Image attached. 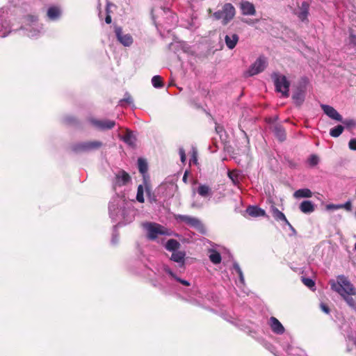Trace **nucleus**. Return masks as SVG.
I'll return each instance as SVG.
<instances>
[{
  "label": "nucleus",
  "mask_w": 356,
  "mask_h": 356,
  "mask_svg": "<svg viewBox=\"0 0 356 356\" xmlns=\"http://www.w3.org/2000/svg\"><path fill=\"white\" fill-rule=\"evenodd\" d=\"M266 59L264 58L259 57L257 60L251 65L247 74L249 76L257 74L264 70L266 68Z\"/></svg>",
  "instance_id": "6e6552de"
},
{
  "label": "nucleus",
  "mask_w": 356,
  "mask_h": 356,
  "mask_svg": "<svg viewBox=\"0 0 356 356\" xmlns=\"http://www.w3.org/2000/svg\"><path fill=\"white\" fill-rule=\"evenodd\" d=\"M174 218L179 222H185L186 225L195 228L200 233L206 234L207 229L204 224L198 218L181 214H175Z\"/></svg>",
  "instance_id": "20e7f679"
},
{
  "label": "nucleus",
  "mask_w": 356,
  "mask_h": 356,
  "mask_svg": "<svg viewBox=\"0 0 356 356\" xmlns=\"http://www.w3.org/2000/svg\"><path fill=\"white\" fill-rule=\"evenodd\" d=\"M115 33L119 42L125 47H129L133 43V38L130 34H123L121 27H115Z\"/></svg>",
  "instance_id": "1a4fd4ad"
},
{
  "label": "nucleus",
  "mask_w": 356,
  "mask_h": 356,
  "mask_svg": "<svg viewBox=\"0 0 356 356\" xmlns=\"http://www.w3.org/2000/svg\"><path fill=\"white\" fill-rule=\"evenodd\" d=\"M270 212L272 213L273 217L277 220V221H283L285 222L286 225L289 226V227L293 232H296V229L293 228V227L291 225V224L286 219L285 215L280 211L275 206L272 205L270 207Z\"/></svg>",
  "instance_id": "9d476101"
},
{
  "label": "nucleus",
  "mask_w": 356,
  "mask_h": 356,
  "mask_svg": "<svg viewBox=\"0 0 356 356\" xmlns=\"http://www.w3.org/2000/svg\"><path fill=\"white\" fill-rule=\"evenodd\" d=\"M175 280L179 282V283H181V284H183L184 286H190V283L187 280H182L178 277H175Z\"/></svg>",
  "instance_id": "c03bdc74"
},
{
  "label": "nucleus",
  "mask_w": 356,
  "mask_h": 356,
  "mask_svg": "<svg viewBox=\"0 0 356 356\" xmlns=\"http://www.w3.org/2000/svg\"><path fill=\"white\" fill-rule=\"evenodd\" d=\"M211 188L207 185H200L197 188V193L202 197H207L209 195Z\"/></svg>",
  "instance_id": "c756f323"
},
{
  "label": "nucleus",
  "mask_w": 356,
  "mask_h": 356,
  "mask_svg": "<svg viewBox=\"0 0 356 356\" xmlns=\"http://www.w3.org/2000/svg\"><path fill=\"white\" fill-rule=\"evenodd\" d=\"M116 184L119 186L127 185L131 180L129 175L124 170H122L115 176Z\"/></svg>",
  "instance_id": "ddd939ff"
},
{
  "label": "nucleus",
  "mask_w": 356,
  "mask_h": 356,
  "mask_svg": "<svg viewBox=\"0 0 356 356\" xmlns=\"http://www.w3.org/2000/svg\"><path fill=\"white\" fill-rule=\"evenodd\" d=\"M272 78L274 80L276 91L281 92L284 97H288L289 96L290 82L286 77L278 73H273Z\"/></svg>",
  "instance_id": "39448f33"
},
{
  "label": "nucleus",
  "mask_w": 356,
  "mask_h": 356,
  "mask_svg": "<svg viewBox=\"0 0 356 356\" xmlns=\"http://www.w3.org/2000/svg\"><path fill=\"white\" fill-rule=\"evenodd\" d=\"M88 121L94 127L100 131L110 130L115 126V122L111 120H101L91 118Z\"/></svg>",
  "instance_id": "0eeeda50"
},
{
  "label": "nucleus",
  "mask_w": 356,
  "mask_h": 356,
  "mask_svg": "<svg viewBox=\"0 0 356 356\" xmlns=\"http://www.w3.org/2000/svg\"><path fill=\"white\" fill-rule=\"evenodd\" d=\"M64 122L66 124L70 126H79V120L73 115H69L65 118Z\"/></svg>",
  "instance_id": "cd10ccee"
},
{
  "label": "nucleus",
  "mask_w": 356,
  "mask_h": 356,
  "mask_svg": "<svg viewBox=\"0 0 356 356\" xmlns=\"http://www.w3.org/2000/svg\"><path fill=\"white\" fill-rule=\"evenodd\" d=\"M299 209L303 213L309 214L314 211L315 205L310 200H304L300 204Z\"/></svg>",
  "instance_id": "4468645a"
},
{
  "label": "nucleus",
  "mask_w": 356,
  "mask_h": 356,
  "mask_svg": "<svg viewBox=\"0 0 356 356\" xmlns=\"http://www.w3.org/2000/svg\"><path fill=\"white\" fill-rule=\"evenodd\" d=\"M240 8L243 15H254L256 14L254 6L250 1H242Z\"/></svg>",
  "instance_id": "f8f14e48"
},
{
  "label": "nucleus",
  "mask_w": 356,
  "mask_h": 356,
  "mask_svg": "<svg viewBox=\"0 0 356 356\" xmlns=\"http://www.w3.org/2000/svg\"><path fill=\"white\" fill-rule=\"evenodd\" d=\"M103 143L99 140L78 143L72 146V150L76 153L90 152L101 148Z\"/></svg>",
  "instance_id": "423d86ee"
},
{
  "label": "nucleus",
  "mask_w": 356,
  "mask_h": 356,
  "mask_svg": "<svg viewBox=\"0 0 356 356\" xmlns=\"http://www.w3.org/2000/svg\"><path fill=\"white\" fill-rule=\"evenodd\" d=\"M125 102L128 104H131L133 102V99L130 95L126 94V97L124 99L120 100V102Z\"/></svg>",
  "instance_id": "79ce46f5"
},
{
  "label": "nucleus",
  "mask_w": 356,
  "mask_h": 356,
  "mask_svg": "<svg viewBox=\"0 0 356 356\" xmlns=\"http://www.w3.org/2000/svg\"><path fill=\"white\" fill-rule=\"evenodd\" d=\"M302 282L305 286H308L309 288H312L315 285L314 282L310 278H302Z\"/></svg>",
  "instance_id": "c9c22d12"
},
{
  "label": "nucleus",
  "mask_w": 356,
  "mask_h": 356,
  "mask_svg": "<svg viewBox=\"0 0 356 356\" xmlns=\"http://www.w3.org/2000/svg\"><path fill=\"white\" fill-rule=\"evenodd\" d=\"M143 227L147 231V238L151 241L156 240L159 235H169L168 229L156 222H145Z\"/></svg>",
  "instance_id": "7ed1b4c3"
},
{
  "label": "nucleus",
  "mask_w": 356,
  "mask_h": 356,
  "mask_svg": "<svg viewBox=\"0 0 356 356\" xmlns=\"http://www.w3.org/2000/svg\"><path fill=\"white\" fill-rule=\"evenodd\" d=\"M138 167L139 172L144 175L148 170L147 163L145 159L139 158L138 159Z\"/></svg>",
  "instance_id": "393cba45"
},
{
  "label": "nucleus",
  "mask_w": 356,
  "mask_h": 356,
  "mask_svg": "<svg viewBox=\"0 0 356 356\" xmlns=\"http://www.w3.org/2000/svg\"><path fill=\"white\" fill-rule=\"evenodd\" d=\"M152 83L154 88H161L163 86V79L161 76L156 75L152 79Z\"/></svg>",
  "instance_id": "2f4dec72"
},
{
  "label": "nucleus",
  "mask_w": 356,
  "mask_h": 356,
  "mask_svg": "<svg viewBox=\"0 0 356 356\" xmlns=\"http://www.w3.org/2000/svg\"><path fill=\"white\" fill-rule=\"evenodd\" d=\"M341 207H339V204H327L326 206V208L327 209L330 210V209H339Z\"/></svg>",
  "instance_id": "49530a36"
},
{
  "label": "nucleus",
  "mask_w": 356,
  "mask_h": 356,
  "mask_svg": "<svg viewBox=\"0 0 356 356\" xmlns=\"http://www.w3.org/2000/svg\"><path fill=\"white\" fill-rule=\"evenodd\" d=\"M349 148L352 150H356V138L351 139L348 143Z\"/></svg>",
  "instance_id": "a19ab883"
},
{
  "label": "nucleus",
  "mask_w": 356,
  "mask_h": 356,
  "mask_svg": "<svg viewBox=\"0 0 356 356\" xmlns=\"http://www.w3.org/2000/svg\"><path fill=\"white\" fill-rule=\"evenodd\" d=\"M307 162L311 167H314L318 165L319 158L316 154H312L308 158Z\"/></svg>",
  "instance_id": "72a5a7b5"
},
{
  "label": "nucleus",
  "mask_w": 356,
  "mask_h": 356,
  "mask_svg": "<svg viewBox=\"0 0 356 356\" xmlns=\"http://www.w3.org/2000/svg\"><path fill=\"white\" fill-rule=\"evenodd\" d=\"M347 302L352 307H355V305H356V303L353 298H348Z\"/></svg>",
  "instance_id": "09e8293b"
},
{
  "label": "nucleus",
  "mask_w": 356,
  "mask_h": 356,
  "mask_svg": "<svg viewBox=\"0 0 356 356\" xmlns=\"http://www.w3.org/2000/svg\"><path fill=\"white\" fill-rule=\"evenodd\" d=\"M309 8V5L306 1H303L299 7L300 11L297 13V15L302 22L307 20Z\"/></svg>",
  "instance_id": "2eb2a0df"
},
{
  "label": "nucleus",
  "mask_w": 356,
  "mask_h": 356,
  "mask_svg": "<svg viewBox=\"0 0 356 356\" xmlns=\"http://www.w3.org/2000/svg\"><path fill=\"white\" fill-rule=\"evenodd\" d=\"M185 256L186 254L184 252L177 251L172 254L170 259L175 262L180 264L181 266H184L185 263Z\"/></svg>",
  "instance_id": "6ab92c4d"
},
{
  "label": "nucleus",
  "mask_w": 356,
  "mask_h": 356,
  "mask_svg": "<svg viewBox=\"0 0 356 356\" xmlns=\"http://www.w3.org/2000/svg\"><path fill=\"white\" fill-rule=\"evenodd\" d=\"M179 153L180 155L181 162L184 163L186 161V154L184 149L183 148H180L179 150Z\"/></svg>",
  "instance_id": "37998d69"
},
{
  "label": "nucleus",
  "mask_w": 356,
  "mask_h": 356,
  "mask_svg": "<svg viewBox=\"0 0 356 356\" xmlns=\"http://www.w3.org/2000/svg\"><path fill=\"white\" fill-rule=\"evenodd\" d=\"M355 250H356V243L355 244Z\"/></svg>",
  "instance_id": "6e6d98bb"
},
{
  "label": "nucleus",
  "mask_w": 356,
  "mask_h": 356,
  "mask_svg": "<svg viewBox=\"0 0 356 356\" xmlns=\"http://www.w3.org/2000/svg\"><path fill=\"white\" fill-rule=\"evenodd\" d=\"M341 122L348 127H354L356 125V122L353 119H348V120H343L342 119Z\"/></svg>",
  "instance_id": "e433bc0d"
},
{
  "label": "nucleus",
  "mask_w": 356,
  "mask_h": 356,
  "mask_svg": "<svg viewBox=\"0 0 356 356\" xmlns=\"http://www.w3.org/2000/svg\"><path fill=\"white\" fill-rule=\"evenodd\" d=\"M321 309H322V311H323L326 314H329L330 313V308H329V307L327 305L324 304V303H321Z\"/></svg>",
  "instance_id": "de8ad7c7"
},
{
  "label": "nucleus",
  "mask_w": 356,
  "mask_h": 356,
  "mask_svg": "<svg viewBox=\"0 0 356 356\" xmlns=\"http://www.w3.org/2000/svg\"><path fill=\"white\" fill-rule=\"evenodd\" d=\"M60 10L56 7H50L47 10V16L51 19H56L60 15Z\"/></svg>",
  "instance_id": "bb28decb"
},
{
  "label": "nucleus",
  "mask_w": 356,
  "mask_h": 356,
  "mask_svg": "<svg viewBox=\"0 0 356 356\" xmlns=\"http://www.w3.org/2000/svg\"><path fill=\"white\" fill-rule=\"evenodd\" d=\"M215 129H216V131L218 134H219V133H220L221 131H223V127H221V126H220V125H217V126H216Z\"/></svg>",
  "instance_id": "3c124183"
},
{
  "label": "nucleus",
  "mask_w": 356,
  "mask_h": 356,
  "mask_svg": "<svg viewBox=\"0 0 356 356\" xmlns=\"http://www.w3.org/2000/svg\"><path fill=\"white\" fill-rule=\"evenodd\" d=\"M193 161L194 163L197 162V152L195 151H193Z\"/></svg>",
  "instance_id": "603ef678"
},
{
  "label": "nucleus",
  "mask_w": 356,
  "mask_h": 356,
  "mask_svg": "<svg viewBox=\"0 0 356 356\" xmlns=\"http://www.w3.org/2000/svg\"><path fill=\"white\" fill-rule=\"evenodd\" d=\"M123 140L124 143L128 144L129 145L134 147L135 146L136 138L133 136L131 132H127L123 137Z\"/></svg>",
  "instance_id": "c85d7f7f"
},
{
  "label": "nucleus",
  "mask_w": 356,
  "mask_h": 356,
  "mask_svg": "<svg viewBox=\"0 0 356 356\" xmlns=\"http://www.w3.org/2000/svg\"><path fill=\"white\" fill-rule=\"evenodd\" d=\"M247 213L252 217L265 216L266 211L256 206H250L247 208Z\"/></svg>",
  "instance_id": "a211bd4d"
},
{
  "label": "nucleus",
  "mask_w": 356,
  "mask_h": 356,
  "mask_svg": "<svg viewBox=\"0 0 356 356\" xmlns=\"http://www.w3.org/2000/svg\"><path fill=\"white\" fill-rule=\"evenodd\" d=\"M180 246L181 244L178 241L171 238L167 241L165 248L167 250L173 251L174 252H176V250H177L178 249H179Z\"/></svg>",
  "instance_id": "5701e85b"
},
{
  "label": "nucleus",
  "mask_w": 356,
  "mask_h": 356,
  "mask_svg": "<svg viewBox=\"0 0 356 356\" xmlns=\"http://www.w3.org/2000/svg\"><path fill=\"white\" fill-rule=\"evenodd\" d=\"M187 179V172H186L183 177V181H186Z\"/></svg>",
  "instance_id": "864d4df0"
},
{
  "label": "nucleus",
  "mask_w": 356,
  "mask_h": 356,
  "mask_svg": "<svg viewBox=\"0 0 356 356\" xmlns=\"http://www.w3.org/2000/svg\"><path fill=\"white\" fill-rule=\"evenodd\" d=\"M292 98L295 104L299 106L305 100V92L302 90L298 89L293 94Z\"/></svg>",
  "instance_id": "4be33fe9"
},
{
  "label": "nucleus",
  "mask_w": 356,
  "mask_h": 356,
  "mask_svg": "<svg viewBox=\"0 0 356 356\" xmlns=\"http://www.w3.org/2000/svg\"><path fill=\"white\" fill-rule=\"evenodd\" d=\"M349 43L353 47H356V35L353 34V32L350 33Z\"/></svg>",
  "instance_id": "ea45409f"
},
{
  "label": "nucleus",
  "mask_w": 356,
  "mask_h": 356,
  "mask_svg": "<svg viewBox=\"0 0 356 356\" xmlns=\"http://www.w3.org/2000/svg\"><path fill=\"white\" fill-rule=\"evenodd\" d=\"M234 268L236 270V273H238V275L240 277V280L241 281H243V273H242V270H241L240 266H238V264H234Z\"/></svg>",
  "instance_id": "58836bf2"
},
{
  "label": "nucleus",
  "mask_w": 356,
  "mask_h": 356,
  "mask_svg": "<svg viewBox=\"0 0 356 356\" xmlns=\"http://www.w3.org/2000/svg\"><path fill=\"white\" fill-rule=\"evenodd\" d=\"M209 259L213 264H219L222 261L220 254L216 250H209Z\"/></svg>",
  "instance_id": "b1692460"
},
{
  "label": "nucleus",
  "mask_w": 356,
  "mask_h": 356,
  "mask_svg": "<svg viewBox=\"0 0 356 356\" xmlns=\"http://www.w3.org/2000/svg\"><path fill=\"white\" fill-rule=\"evenodd\" d=\"M340 209H345L346 211L352 210V202L350 200L347 201L346 203L343 204H339Z\"/></svg>",
  "instance_id": "4c0bfd02"
},
{
  "label": "nucleus",
  "mask_w": 356,
  "mask_h": 356,
  "mask_svg": "<svg viewBox=\"0 0 356 356\" xmlns=\"http://www.w3.org/2000/svg\"><path fill=\"white\" fill-rule=\"evenodd\" d=\"M24 19L26 24L31 25L38 21V17L35 15H27L24 17Z\"/></svg>",
  "instance_id": "f704fd0d"
},
{
  "label": "nucleus",
  "mask_w": 356,
  "mask_h": 356,
  "mask_svg": "<svg viewBox=\"0 0 356 356\" xmlns=\"http://www.w3.org/2000/svg\"><path fill=\"white\" fill-rule=\"evenodd\" d=\"M238 40H239V37L236 33H234L232 35H227L225 37V42L226 46L229 49H233L236 47V44L238 42Z\"/></svg>",
  "instance_id": "f3484780"
},
{
  "label": "nucleus",
  "mask_w": 356,
  "mask_h": 356,
  "mask_svg": "<svg viewBox=\"0 0 356 356\" xmlns=\"http://www.w3.org/2000/svg\"><path fill=\"white\" fill-rule=\"evenodd\" d=\"M344 127L342 125H337L330 130V134L333 138L339 137L343 131Z\"/></svg>",
  "instance_id": "a878e982"
},
{
  "label": "nucleus",
  "mask_w": 356,
  "mask_h": 356,
  "mask_svg": "<svg viewBox=\"0 0 356 356\" xmlns=\"http://www.w3.org/2000/svg\"><path fill=\"white\" fill-rule=\"evenodd\" d=\"M236 15V9L230 3H226L223 5L221 10H219L213 14L216 20L222 19V24L226 26L232 20Z\"/></svg>",
  "instance_id": "f03ea898"
},
{
  "label": "nucleus",
  "mask_w": 356,
  "mask_h": 356,
  "mask_svg": "<svg viewBox=\"0 0 356 356\" xmlns=\"http://www.w3.org/2000/svg\"><path fill=\"white\" fill-rule=\"evenodd\" d=\"M331 289L341 296H343L344 293L348 295L355 294V289L353 285L348 279L343 275L337 277V283L334 281L332 282Z\"/></svg>",
  "instance_id": "f257e3e1"
},
{
  "label": "nucleus",
  "mask_w": 356,
  "mask_h": 356,
  "mask_svg": "<svg viewBox=\"0 0 356 356\" xmlns=\"http://www.w3.org/2000/svg\"><path fill=\"white\" fill-rule=\"evenodd\" d=\"M146 191H147V193H149V188L147 187H146Z\"/></svg>",
  "instance_id": "5fc2aeb1"
},
{
  "label": "nucleus",
  "mask_w": 356,
  "mask_h": 356,
  "mask_svg": "<svg viewBox=\"0 0 356 356\" xmlns=\"http://www.w3.org/2000/svg\"><path fill=\"white\" fill-rule=\"evenodd\" d=\"M105 22L106 24H111L112 22L111 16L108 14L105 18Z\"/></svg>",
  "instance_id": "8fccbe9b"
},
{
  "label": "nucleus",
  "mask_w": 356,
  "mask_h": 356,
  "mask_svg": "<svg viewBox=\"0 0 356 356\" xmlns=\"http://www.w3.org/2000/svg\"><path fill=\"white\" fill-rule=\"evenodd\" d=\"M270 321L271 329L275 333L281 334L284 332V327L275 317H270Z\"/></svg>",
  "instance_id": "dca6fc26"
},
{
  "label": "nucleus",
  "mask_w": 356,
  "mask_h": 356,
  "mask_svg": "<svg viewBox=\"0 0 356 356\" xmlns=\"http://www.w3.org/2000/svg\"><path fill=\"white\" fill-rule=\"evenodd\" d=\"M164 270L170 275L172 277H173L175 280V277H177L176 275L171 270V269L168 267H164Z\"/></svg>",
  "instance_id": "a18cd8bd"
},
{
  "label": "nucleus",
  "mask_w": 356,
  "mask_h": 356,
  "mask_svg": "<svg viewBox=\"0 0 356 356\" xmlns=\"http://www.w3.org/2000/svg\"><path fill=\"white\" fill-rule=\"evenodd\" d=\"M321 107L329 118L338 122H342V116L334 107L325 104H321Z\"/></svg>",
  "instance_id": "9b49d317"
},
{
  "label": "nucleus",
  "mask_w": 356,
  "mask_h": 356,
  "mask_svg": "<svg viewBox=\"0 0 356 356\" xmlns=\"http://www.w3.org/2000/svg\"><path fill=\"white\" fill-rule=\"evenodd\" d=\"M228 177L232 180L234 185L237 186L239 184L240 181L238 177V173L236 171H229Z\"/></svg>",
  "instance_id": "7c9ffc66"
},
{
  "label": "nucleus",
  "mask_w": 356,
  "mask_h": 356,
  "mask_svg": "<svg viewBox=\"0 0 356 356\" xmlns=\"http://www.w3.org/2000/svg\"><path fill=\"white\" fill-rule=\"evenodd\" d=\"M143 193H144L143 186L142 185H139L138 186V189H137L136 200L140 203H143L145 202Z\"/></svg>",
  "instance_id": "473e14b6"
},
{
  "label": "nucleus",
  "mask_w": 356,
  "mask_h": 356,
  "mask_svg": "<svg viewBox=\"0 0 356 356\" xmlns=\"http://www.w3.org/2000/svg\"><path fill=\"white\" fill-rule=\"evenodd\" d=\"M312 192L309 188H301L296 191L293 193L295 198H308L312 196Z\"/></svg>",
  "instance_id": "412c9836"
},
{
  "label": "nucleus",
  "mask_w": 356,
  "mask_h": 356,
  "mask_svg": "<svg viewBox=\"0 0 356 356\" xmlns=\"http://www.w3.org/2000/svg\"><path fill=\"white\" fill-rule=\"evenodd\" d=\"M273 131L280 142H283L286 140V131L282 126L277 124L275 125L273 128Z\"/></svg>",
  "instance_id": "aec40b11"
}]
</instances>
